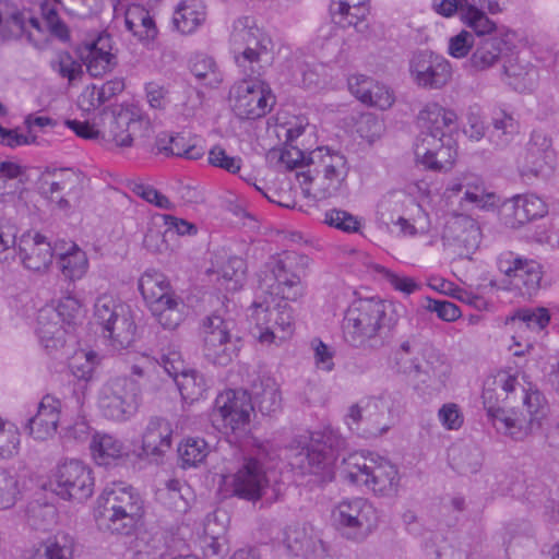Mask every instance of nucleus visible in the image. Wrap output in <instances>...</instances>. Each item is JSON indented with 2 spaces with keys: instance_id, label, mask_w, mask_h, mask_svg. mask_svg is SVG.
Listing matches in <instances>:
<instances>
[{
  "instance_id": "5701e85b",
  "label": "nucleus",
  "mask_w": 559,
  "mask_h": 559,
  "mask_svg": "<svg viewBox=\"0 0 559 559\" xmlns=\"http://www.w3.org/2000/svg\"><path fill=\"white\" fill-rule=\"evenodd\" d=\"M66 324L59 319L53 306L41 308L37 317V334L41 345L49 352L58 350L66 344Z\"/></svg>"
},
{
  "instance_id": "1a4fd4ad",
  "label": "nucleus",
  "mask_w": 559,
  "mask_h": 559,
  "mask_svg": "<svg viewBox=\"0 0 559 559\" xmlns=\"http://www.w3.org/2000/svg\"><path fill=\"white\" fill-rule=\"evenodd\" d=\"M278 456V449L272 442L257 443L252 455L243 460L242 465L234 475V495L248 501L259 500L265 495L269 484L265 465L273 463Z\"/></svg>"
},
{
  "instance_id": "bf43d9fd",
  "label": "nucleus",
  "mask_w": 559,
  "mask_h": 559,
  "mask_svg": "<svg viewBox=\"0 0 559 559\" xmlns=\"http://www.w3.org/2000/svg\"><path fill=\"white\" fill-rule=\"evenodd\" d=\"M513 320H518L526 328L538 332L549 323L550 314L546 308H523L516 311Z\"/></svg>"
},
{
  "instance_id": "9b49d317",
  "label": "nucleus",
  "mask_w": 559,
  "mask_h": 559,
  "mask_svg": "<svg viewBox=\"0 0 559 559\" xmlns=\"http://www.w3.org/2000/svg\"><path fill=\"white\" fill-rule=\"evenodd\" d=\"M102 141L130 147L135 136H144L148 121L122 107L104 108L99 114Z\"/></svg>"
},
{
  "instance_id": "052dcab7",
  "label": "nucleus",
  "mask_w": 559,
  "mask_h": 559,
  "mask_svg": "<svg viewBox=\"0 0 559 559\" xmlns=\"http://www.w3.org/2000/svg\"><path fill=\"white\" fill-rule=\"evenodd\" d=\"M504 73L510 79L509 84L519 92L531 90L537 75L533 67L519 70L512 63L504 66Z\"/></svg>"
},
{
  "instance_id": "7c9ffc66",
  "label": "nucleus",
  "mask_w": 559,
  "mask_h": 559,
  "mask_svg": "<svg viewBox=\"0 0 559 559\" xmlns=\"http://www.w3.org/2000/svg\"><path fill=\"white\" fill-rule=\"evenodd\" d=\"M320 540L304 526H289L285 531L284 545L295 558L309 559L317 550Z\"/></svg>"
},
{
  "instance_id": "e2e57ef3",
  "label": "nucleus",
  "mask_w": 559,
  "mask_h": 559,
  "mask_svg": "<svg viewBox=\"0 0 559 559\" xmlns=\"http://www.w3.org/2000/svg\"><path fill=\"white\" fill-rule=\"evenodd\" d=\"M169 152L171 156L197 160L204 155L201 146L190 143L181 134L169 138Z\"/></svg>"
},
{
  "instance_id": "6e6d98bb",
  "label": "nucleus",
  "mask_w": 559,
  "mask_h": 559,
  "mask_svg": "<svg viewBox=\"0 0 559 559\" xmlns=\"http://www.w3.org/2000/svg\"><path fill=\"white\" fill-rule=\"evenodd\" d=\"M310 442L325 452L329 451L334 459H336V453L345 444L343 437L332 427H324L321 430L313 431L310 436Z\"/></svg>"
},
{
  "instance_id": "8fccbe9b",
  "label": "nucleus",
  "mask_w": 559,
  "mask_h": 559,
  "mask_svg": "<svg viewBox=\"0 0 559 559\" xmlns=\"http://www.w3.org/2000/svg\"><path fill=\"white\" fill-rule=\"evenodd\" d=\"M192 74L207 86H217L222 82V74L217 70L213 58L204 55H197L191 59Z\"/></svg>"
},
{
  "instance_id": "423d86ee",
  "label": "nucleus",
  "mask_w": 559,
  "mask_h": 559,
  "mask_svg": "<svg viewBox=\"0 0 559 559\" xmlns=\"http://www.w3.org/2000/svg\"><path fill=\"white\" fill-rule=\"evenodd\" d=\"M235 320L222 307L205 316L199 325L203 357L215 366H227L237 357L241 338L234 333Z\"/></svg>"
},
{
  "instance_id": "0eeeda50",
  "label": "nucleus",
  "mask_w": 559,
  "mask_h": 559,
  "mask_svg": "<svg viewBox=\"0 0 559 559\" xmlns=\"http://www.w3.org/2000/svg\"><path fill=\"white\" fill-rule=\"evenodd\" d=\"M341 471L343 479L353 485H365L374 493L391 496L396 492L399 472L386 459L369 453H354L343 461Z\"/></svg>"
},
{
  "instance_id": "f8f14e48",
  "label": "nucleus",
  "mask_w": 559,
  "mask_h": 559,
  "mask_svg": "<svg viewBox=\"0 0 559 559\" xmlns=\"http://www.w3.org/2000/svg\"><path fill=\"white\" fill-rule=\"evenodd\" d=\"M497 265L506 275L509 289L523 297H531L538 290L543 273L536 261L506 251L498 257Z\"/></svg>"
},
{
  "instance_id": "f704fd0d",
  "label": "nucleus",
  "mask_w": 559,
  "mask_h": 559,
  "mask_svg": "<svg viewBox=\"0 0 559 559\" xmlns=\"http://www.w3.org/2000/svg\"><path fill=\"white\" fill-rule=\"evenodd\" d=\"M139 290L150 309L175 295L165 276L157 272H145L139 280Z\"/></svg>"
},
{
  "instance_id": "2f4dec72",
  "label": "nucleus",
  "mask_w": 559,
  "mask_h": 559,
  "mask_svg": "<svg viewBox=\"0 0 559 559\" xmlns=\"http://www.w3.org/2000/svg\"><path fill=\"white\" fill-rule=\"evenodd\" d=\"M513 225H524L525 223L540 218L547 214V205L539 197L535 194L516 195L511 201Z\"/></svg>"
},
{
  "instance_id": "c9c22d12",
  "label": "nucleus",
  "mask_w": 559,
  "mask_h": 559,
  "mask_svg": "<svg viewBox=\"0 0 559 559\" xmlns=\"http://www.w3.org/2000/svg\"><path fill=\"white\" fill-rule=\"evenodd\" d=\"M126 27L140 40L153 39L157 29L150 13L140 5L130 7L126 12Z\"/></svg>"
},
{
  "instance_id": "79ce46f5",
  "label": "nucleus",
  "mask_w": 559,
  "mask_h": 559,
  "mask_svg": "<svg viewBox=\"0 0 559 559\" xmlns=\"http://www.w3.org/2000/svg\"><path fill=\"white\" fill-rule=\"evenodd\" d=\"M58 266L66 278L76 281L85 275L88 260L86 253L73 243L71 250L60 255Z\"/></svg>"
},
{
  "instance_id": "774afa93",
  "label": "nucleus",
  "mask_w": 559,
  "mask_h": 559,
  "mask_svg": "<svg viewBox=\"0 0 559 559\" xmlns=\"http://www.w3.org/2000/svg\"><path fill=\"white\" fill-rule=\"evenodd\" d=\"M424 307L428 311L436 312L438 318L445 322H453L462 316L460 308L449 300L427 297Z\"/></svg>"
},
{
  "instance_id": "aec40b11",
  "label": "nucleus",
  "mask_w": 559,
  "mask_h": 559,
  "mask_svg": "<svg viewBox=\"0 0 559 559\" xmlns=\"http://www.w3.org/2000/svg\"><path fill=\"white\" fill-rule=\"evenodd\" d=\"M556 165L552 141L542 131H533L526 145L524 168L535 176H549Z\"/></svg>"
},
{
  "instance_id": "cd10ccee",
  "label": "nucleus",
  "mask_w": 559,
  "mask_h": 559,
  "mask_svg": "<svg viewBox=\"0 0 559 559\" xmlns=\"http://www.w3.org/2000/svg\"><path fill=\"white\" fill-rule=\"evenodd\" d=\"M418 120L421 130L442 134V138H451V132L456 127L457 115L454 110L443 108L437 103H430L420 110Z\"/></svg>"
},
{
  "instance_id": "5fc2aeb1",
  "label": "nucleus",
  "mask_w": 559,
  "mask_h": 559,
  "mask_svg": "<svg viewBox=\"0 0 559 559\" xmlns=\"http://www.w3.org/2000/svg\"><path fill=\"white\" fill-rule=\"evenodd\" d=\"M17 227L10 219L0 216V262H8L16 253Z\"/></svg>"
},
{
  "instance_id": "09e8293b",
  "label": "nucleus",
  "mask_w": 559,
  "mask_h": 559,
  "mask_svg": "<svg viewBox=\"0 0 559 559\" xmlns=\"http://www.w3.org/2000/svg\"><path fill=\"white\" fill-rule=\"evenodd\" d=\"M164 217L157 214L152 217L143 238V246L152 253H163L168 250L166 239L167 228L164 227Z\"/></svg>"
},
{
  "instance_id": "f03ea898",
  "label": "nucleus",
  "mask_w": 559,
  "mask_h": 559,
  "mask_svg": "<svg viewBox=\"0 0 559 559\" xmlns=\"http://www.w3.org/2000/svg\"><path fill=\"white\" fill-rule=\"evenodd\" d=\"M309 262L306 254L285 251L272 255L264 264L260 288L282 301L273 308L267 300L252 304L249 319L258 330L260 342L271 343L275 338L283 341L293 333L294 316L288 301H296L304 295L301 274Z\"/></svg>"
},
{
  "instance_id": "338daca9",
  "label": "nucleus",
  "mask_w": 559,
  "mask_h": 559,
  "mask_svg": "<svg viewBox=\"0 0 559 559\" xmlns=\"http://www.w3.org/2000/svg\"><path fill=\"white\" fill-rule=\"evenodd\" d=\"M87 72L94 76H102L116 66V57L112 53L90 52L85 57Z\"/></svg>"
},
{
  "instance_id": "49530a36",
  "label": "nucleus",
  "mask_w": 559,
  "mask_h": 559,
  "mask_svg": "<svg viewBox=\"0 0 559 559\" xmlns=\"http://www.w3.org/2000/svg\"><path fill=\"white\" fill-rule=\"evenodd\" d=\"M26 175V167L22 166L15 160L0 162V203L8 201V198L13 195L20 185L10 183V180L22 178Z\"/></svg>"
},
{
  "instance_id": "603ef678",
  "label": "nucleus",
  "mask_w": 559,
  "mask_h": 559,
  "mask_svg": "<svg viewBox=\"0 0 559 559\" xmlns=\"http://www.w3.org/2000/svg\"><path fill=\"white\" fill-rule=\"evenodd\" d=\"M0 29L12 35H20L25 31L22 12L9 0H0Z\"/></svg>"
},
{
  "instance_id": "b1692460",
  "label": "nucleus",
  "mask_w": 559,
  "mask_h": 559,
  "mask_svg": "<svg viewBox=\"0 0 559 559\" xmlns=\"http://www.w3.org/2000/svg\"><path fill=\"white\" fill-rule=\"evenodd\" d=\"M386 408V402L383 396L361 401L349 407L346 415V424L350 430L357 431L360 421L370 420L376 425L370 433L374 436L381 435L388 430V427L381 426L380 421V417L383 416Z\"/></svg>"
},
{
  "instance_id": "37998d69",
  "label": "nucleus",
  "mask_w": 559,
  "mask_h": 559,
  "mask_svg": "<svg viewBox=\"0 0 559 559\" xmlns=\"http://www.w3.org/2000/svg\"><path fill=\"white\" fill-rule=\"evenodd\" d=\"M176 385L183 401L193 403L202 399L207 390V383L202 373L189 369L181 377L176 378Z\"/></svg>"
},
{
  "instance_id": "c756f323",
  "label": "nucleus",
  "mask_w": 559,
  "mask_h": 559,
  "mask_svg": "<svg viewBox=\"0 0 559 559\" xmlns=\"http://www.w3.org/2000/svg\"><path fill=\"white\" fill-rule=\"evenodd\" d=\"M205 5L201 0H183L178 4L173 22L180 33L191 34L205 21Z\"/></svg>"
},
{
  "instance_id": "69168bd1",
  "label": "nucleus",
  "mask_w": 559,
  "mask_h": 559,
  "mask_svg": "<svg viewBox=\"0 0 559 559\" xmlns=\"http://www.w3.org/2000/svg\"><path fill=\"white\" fill-rule=\"evenodd\" d=\"M17 480L8 471L0 467V510H7L16 502Z\"/></svg>"
},
{
  "instance_id": "6ab92c4d",
  "label": "nucleus",
  "mask_w": 559,
  "mask_h": 559,
  "mask_svg": "<svg viewBox=\"0 0 559 559\" xmlns=\"http://www.w3.org/2000/svg\"><path fill=\"white\" fill-rule=\"evenodd\" d=\"M452 138H442V134L421 130L414 144L416 160L427 169L445 171L450 169L456 157Z\"/></svg>"
},
{
  "instance_id": "20e7f679",
  "label": "nucleus",
  "mask_w": 559,
  "mask_h": 559,
  "mask_svg": "<svg viewBox=\"0 0 559 559\" xmlns=\"http://www.w3.org/2000/svg\"><path fill=\"white\" fill-rule=\"evenodd\" d=\"M389 367L395 374L423 383H442L447 371L443 356L418 335H409L392 349Z\"/></svg>"
},
{
  "instance_id": "393cba45",
  "label": "nucleus",
  "mask_w": 559,
  "mask_h": 559,
  "mask_svg": "<svg viewBox=\"0 0 559 559\" xmlns=\"http://www.w3.org/2000/svg\"><path fill=\"white\" fill-rule=\"evenodd\" d=\"M173 429L162 417L150 418L142 436V450L145 455L158 456L171 447Z\"/></svg>"
},
{
  "instance_id": "4d7b16f0",
  "label": "nucleus",
  "mask_w": 559,
  "mask_h": 559,
  "mask_svg": "<svg viewBox=\"0 0 559 559\" xmlns=\"http://www.w3.org/2000/svg\"><path fill=\"white\" fill-rule=\"evenodd\" d=\"M222 280L227 290H238L246 280V265L242 259L230 258L222 267Z\"/></svg>"
},
{
  "instance_id": "7ed1b4c3",
  "label": "nucleus",
  "mask_w": 559,
  "mask_h": 559,
  "mask_svg": "<svg viewBox=\"0 0 559 559\" xmlns=\"http://www.w3.org/2000/svg\"><path fill=\"white\" fill-rule=\"evenodd\" d=\"M390 304L377 297L354 300L343 319L345 341L354 347L381 346L383 332L390 326Z\"/></svg>"
},
{
  "instance_id": "4c0bfd02",
  "label": "nucleus",
  "mask_w": 559,
  "mask_h": 559,
  "mask_svg": "<svg viewBox=\"0 0 559 559\" xmlns=\"http://www.w3.org/2000/svg\"><path fill=\"white\" fill-rule=\"evenodd\" d=\"M506 48L507 41L503 38L490 37L484 39L469 59L472 67L476 70H484L492 66Z\"/></svg>"
},
{
  "instance_id": "f257e3e1",
  "label": "nucleus",
  "mask_w": 559,
  "mask_h": 559,
  "mask_svg": "<svg viewBox=\"0 0 559 559\" xmlns=\"http://www.w3.org/2000/svg\"><path fill=\"white\" fill-rule=\"evenodd\" d=\"M230 49L242 80L230 90L233 110L240 119L264 117L275 104V96L262 76L270 64V38L254 25L250 16L234 22Z\"/></svg>"
},
{
  "instance_id": "864d4df0",
  "label": "nucleus",
  "mask_w": 559,
  "mask_h": 559,
  "mask_svg": "<svg viewBox=\"0 0 559 559\" xmlns=\"http://www.w3.org/2000/svg\"><path fill=\"white\" fill-rule=\"evenodd\" d=\"M117 396H120L127 404L139 406L140 386L139 383L129 377H117L108 381L105 385Z\"/></svg>"
},
{
  "instance_id": "dca6fc26",
  "label": "nucleus",
  "mask_w": 559,
  "mask_h": 559,
  "mask_svg": "<svg viewBox=\"0 0 559 559\" xmlns=\"http://www.w3.org/2000/svg\"><path fill=\"white\" fill-rule=\"evenodd\" d=\"M523 407L526 413L512 409V418L503 417L500 423H504L503 427L510 428V437L514 440H523L530 433L540 428L542 420L548 414V403L544 394L533 384L523 388Z\"/></svg>"
},
{
  "instance_id": "9d476101",
  "label": "nucleus",
  "mask_w": 559,
  "mask_h": 559,
  "mask_svg": "<svg viewBox=\"0 0 559 559\" xmlns=\"http://www.w3.org/2000/svg\"><path fill=\"white\" fill-rule=\"evenodd\" d=\"M94 320L115 349L128 348L135 341L136 325L132 312L114 296L105 294L96 299Z\"/></svg>"
},
{
  "instance_id": "c85d7f7f",
  "label": "nucleus",
  "mask_w": 559,
  "mask_h": 559,
  "mask_svg": "<svg viewBox=\"0 0 559 559\" xmlns=\"http://www.w3.org/2000/svg\"><path fill=\"white\" fill-rule=\"evenodd\" d=\"M253 402L263 415H272L282 407L278 384L270 376H261L252 384Z\"/></svg>"
},
{
  "instance_id": "ea45409f",
  "label": "nucleus",
  "mask_w": 559,
  "mask_h": 559,
  "mask_svg": "<svg viewBox=\"0 0 559 559\" xmlns=\"http://www.w3.org/2000/svg\"><path fill=\"white\" fill-rule=\"evenodd\" d=\"M497 391L498 390L495 385L490 386L489 382H487L485 384L481 395L483 403L485 409L487 411V415L490 418L496 430L498 432H503L504 435L510 436L511 425H508V427H503L504 423H500V419L502 420L503 417L512 418V409H504L498 405L499 399L502 394L498 393Z\"/></svg>"
},
{
  "instance_id": "e433bc0d",
  "label": "nucleus",
  "mask_w": 559,
  "mask_h": 559,
  "mask_svg": "<svg viewBox=\"0 0 559 559\" xmlns=\"http://www.w3.org/2000/svg\"><path fill=\"white\" fill-rule=\"evenodd\" d=\"M451 466L460 474H475L481 467V453L473 447H453L449 452Z\"/></svg>"
},
{
  "instance_id": "f3484780",
  "label": "nucleus",
  "mask_w": 559,
  "mask_h": 559,
  "mask_svg": "<svg viewBox=\"0 0 559 559\" xmlns=\"http://www.w3.org/2000/svg\"><path fill=\"white\" fill-rule=\"evenodd\" d=\"M251 395L245 390H226L215 400L214 420H221L227 431L237 432L245 430L249 424L253 411Z\"/></svg>"
},
{
  "instance_id": "680f3d73",
  "label": "nucleus",
  "mask_w": 559,
  "mask_h": 559,
  "mask_svg": "<svg viewBox=\"0 0 559 559\" xmlns=\"http://www.w3.org/2000/svg\"><path fill=\"white\" fill-rule=\"evenodd\" d=\"M330 14L332 21L342 27L353 26L358 33H364L368 28L365 20L369 12H359L358 14L356 13L355 9H345L341 14L336 13V10H334V4H330Z\"/></svg>"
},
{
  "instance_id": "72a5a7b5",
  "label": "nucleus",
  "mask_w": 559,
  "mask_h": 559,
  "mask_svg": "<svg viewBox=\"0 0 559 559\" xmlns=\"http://www.w3.org/2000/svg\"><path fill=\"white\" fill-rule=\"evenodd\" d=\"M464 191L462 200L474 204L485 202L486 189L483 179L472 173L462 174L453 178L447 186V192L457 194Z\"/></svg>"
},
{
  "instance_id": "6e6552de",
  "label": "nucleus",
  "mask_w": 559,
  "mask_h": 559,
  "mask_svg": "<svg viewBox=\"0 0 559 559\" xmlns=\"http://www.w3.org/2000/svg\"><path fill=\"white\" fill-rule=\"evenodd\" d=\"M308 166L311 167L302 176L305 181L314 186L319 199L335 195L345 182L349 164L346 156L340 151L328 146L317 147L308 153Z\"/></svg>"
},
{
  "instance_id": "58836bf2",
  "label": "nucleus",
  "mask_w": 559,
  "mask_h": 559,
  "mask_svg": "<svg viewBox=\"0 0 559 559\" xmlns=\"http://www.w3.org/2000/svg\"><path fill=\"white\" fill-rule=\"evenodd\" d=\"M300 467L305 473L321 474L328 473L335 461L329 451L314 447L311 442L298 454Z\"/></svg>"
},
{
  "instance_id": "de8ad7c7",
  "label": "nucleus",
  "mask_w": 559,
  "mask_h": 559,
  "mask_svg": "<svg viewBox=\"0 0 559 559\" xmlns=\"http://www.w3.org/2000/svg\"><path fill=\"white\" fill-rule=\"evenodd\" d=\"M209 454L207 443L200 438H188L178 447V455L182 467H195Z\"/></svg>"
},
{
  "instance_id": "c03bdc74",
  "label": "nucleus",
  "mask_w": 559,
  "mask_h": 559,
  "mask_svg": "<svg viewBox=\"0 0 559 559\" xmlns=\"http://www.w3.org/2000/svg\"><path fill=\"white\" fill-rule=\"evenodd\" d=\"M189 487L178 479H169L166 481L165 487L158 489V499L168 508L177 512H186L189 508V502L186 497L189 493Z\"/></svg>"
},
{
  "instance_id": "3c124183",
  "label": "nucleus",
  "mask_w": 559,
  "mask_h": 559,
  "mask_svg": "<svg viewBox=\"0 0 559 559\" xmlns=\"http://www.w3.org/2000/svg\"><path fill=\"white\" fill-rule=\"evenodd\" d=\"M487 10L480 7L468 4L462 13V21L471 27L476 35L483 36L490 34L496 28V23L487 15Z\"/></svg>"
},
{
  "instance_id": "39448f33",
  "label": "nucleus",
  "mask_w": 559,
  "mask_h": 559,
  "mask_svg": "<svg viewBox=\"0 0 559 559\" xmlns=\"http://www.w3.org/2000/svg\"><path fill=\"white\" fill-rule=\"evenodd\" d=\"M98 502L102 508L99 526L112 534H132L143 515V501L139 492L124 483L106 486Z\"/></svg>"
},
{
  "instance_id": "473e14b6",
  "label": "nucleus",
  "mask_w": 559,
  "mask_h": 559,
  "mask_svg": "<svg viewBox=\"0 0 559 559\" xmlns=\"http://www.w3.org/2000/svg\"><path fill=\"white\" fill-rule=\"evenodd\" d=\"M150 310L158 323L167 330L178 328L186 317V305L176 295L159 301V304H155V306H151Z\"/></svg>"
},
{
  "instance_id": "2eb2a0df",
  "label": "nucleus",
  "mask_w": 559,
  "mask_h": 559,
  "mask_svg": "<svg viewBox=\"0 0 559 559\" xmlns=\"http://www.w3.org/2000/svg\"><path fill=\"white\" fill-rule=\"evenodd\" d=\"M332 515L342 535L353 540L364 539L371 532L376 521L373 507L361 498L341 501Z\"/></svg>"
},
{
  "instance_id": "ddd939ff",
  "label": "nucleus",
  "mask_w": 559,
  "mask_h": 559,
  "mask_svg": "<svg viewBox=\"0 0 559 559\" xmlns=\"http://www.w3.org/2000/svg\"><path fill=\"white\" fill-rule=\"evenodd\" d=\"M408 72L416 86L432 91L447 86L453 71L451 63L443 56L430 50H418L408 61Z\"/></svg>"
},
{
  "instance_id": "bb28decb",
  "label": "nucleus",
  "mask_w": 559,
  "mask_h": 559,
  "mask_svg": "<svg viewBox=\"0 0 559 559\" xmlns=\"http://www.w3.org/2000/svg\"><path fill=\"white\" fill-rule=\"evenodd\" d=\"M76 542L67 532H57L32 550L25 559H73Z\"/></svg>"
},
{
  "instance_id": "a19ab883",
  "label": "nucleus",
  "mask_w": 559,
  "mask_h": 559,
  "mask_svg": "<svg viewBox=\"0 0 559 559\" xmlns=\"http://www.w3.org/2000/svg\"><path fill=\"white\" fill-rule=\"evenodd\" d=\"M99 408L103 415L112 420H127L135 414L138 407L127 404L120 396H117L107 388H103L99 396Z\"/></svg>"
},
{
  "instance_id": "4be33fe9",
  "label": "nucleus",
  "mask_w": 559,
  "mask_h": 559,
  "mask_svg": "<svg viewBox=\"0 0 559 559\" xmlns=\"http://www.w3.org/2000/svg\"><path fill=\"white\" fill-rule=\"evenodd\" d=\"M61 401L52 395H45L37 405V412L27 423L29 435L36 440L51 438L60 421Z\"/></svg>"
},
{
  "instance_id": "0e129e2a",
  "label": "nucleus",
  "mask_w": 559,
  "mask_h": 559,
  "mask_svg": "<svg viewBox=\"0 0 559 559\" xmlns=\"http://www.w3.org/2000/svg\"><path fill=\"white\" fill-rule=\"evenodd\" d=\"M51 68L70 82L82 74V64L67 51H60L50 62Z\"/></svg>"
},
{
  "instance_id": "a878e982",
  "label": "nucleus",
  "mask_w": 559,
  "mask_h": 559,
  "mask_svg": "<svg viewBox=\"0 0 559 559\" xmlns=\"http://www.w3.org/2000/svg\"><path fill=\"white\" fill-rule=\"evenodd\" d=\"M93 460L102 466L116 465L128 456V448L118 438L107 433H95L90 443Z\"/></svg>"
},
{
  "instance_id": "a18cd8bd",
  "label": "nucleus",
  "mask_w": 559,
  "mask_h": 559,
  "mask_svg": "<svg viewBox=\"0 0 559 559\" xmlns=\"http://www.w3.org/2000/svg\"><path fill=\"white\" fill-rule=\"evenodd\" d=\"M519 132V124L511 115L500 111L492 119V129L489 133V140L497 147L509 145L514 135Z\"/></svg>"
},
{
  "instance_id": "13d9d810",
  "label": "nucleus",
  "mask_w": 559,
  "mask_h": 559,
  "mask_svg": "<svg viewBox=\"0 0 559 559\" xmlns=\"http://www.w3.org/2000/svg\"><path fill=\"white\" fill-rule=\"evenodd\" d=\"M96 354L94 352H78L70 361L72 374L79 380L88 381L92 379L96 367Z\"/></svg>"
},
{
  "instance_id": "a211bd4d",
  "label": "nucleus",
  "mask_w": 559,
  "mask_h": 559,
  "mask_svg": "<svg viewBox=\"0 0 559 559\" xmlns=\"http://www.w3.org/2000/svg\"><path fill=\"white\" fill-rule=\"evenodd\" d=\"M81 178L72 168L46 170L39 178V193L60 211H69L80 192Z\"/></svg>"
},
{
  "instance_id": "412c9836",
  "label": "nucleus",
  "mask_w": 559,
  "mask_h": 559,
  "mask_svg": "<svg viewBox=\"0 0 559 559\" xmlns=\"http://www.w3.org/2000/svg\"><path fill=\"white\" fill-rule=\"evenodd\" d=\"M17 252L24 267L34 272L46 271L53 258L50 242L38 233L23 234L17 242Z\"/></svg>"
},
{
  "instance_id": "4468645a",
  "label": "nucleus",
  "mask_w": 559,
  "mask_h": 559,
  "mask_svg": "<svg viewBox=\"0 0 559 559\" xmlns=\"http://www.w3.org/2000/svg\"><path fill=\"white\" fill-rule=\"evenodd\" d=\"M51 486L60 498L82 502L93 495V472L83 462L70 460L58 466Z\"/></svg>"
}]
</instances>
